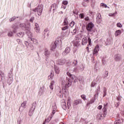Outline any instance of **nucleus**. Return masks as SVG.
<instances>
[{"label": "nucleus", "mask_w": 124, "mask_h": 124, "mask_svg": "<svg viewBox=\"0 0 124 124\" xmlns=\"http://www.w3.org/2000/svg\"><path fill=\"white\" fill-rule=\"evenodd\" d=\"M35 109V107H32L31 108V109L29 111V116H30V117H31V115H33V112H34Z\"/></svg>", "instance_id": "10"}, {"label": "nucleus", "mask_w": 124, "mask_h": 124, "mask_svg": "<svg viewBox=\"0 0 124 124\" xmlns=\"http://www.w3.org/2000/svg\"><path fill=\"white\" fill-rule=\"evenodd\" d=\"M63 23L64 25H67V24H68V21H67V19L66 18L64 19Z\"/></svg>", "instance_id": "40"}, {"label": "nucleus", "mask_w": 124, "mask_h": 124, "mask_svg": "<svg viewBox=\"0 0 124 124\" xmlns=\"http://www.w3.org/2000/svg\"><path fill=\"white\" fill-rule=\"evenodd\" d=\"M66 74H67V75H68V76H69V77H70V78L73 75L71 74L70 73H69V72H67Z\"/></svg>", "instance_id": "46"}, {"label": "nucleus", "mask_w": 124, "mask_h": 124, "mask_svg": "<svg viewBox=\"0 0 124 124\" xmlns=\"http://www.w3.org/2000/svg\"><path fill=\"white\" fill-rule=\"evenodd\" d=\"M116 26L117 28H123V25H122V24L120 22L117 23L116 24Z\"/></svg>", "instance_id": "34"}, {"label": "nucleus", "mask_w": 124, "mask_h": 124, "mask_svg": "<svg viewBox=\"0 0 124 124\" xmlns=\"http://www.w3.org/2000/svg\"><path fill=\"white\" fill-rule=\"evenodd\" d=\"M74 45L76 46V47H79V46H80V41H75Z\"/></svg>", "instance_id": "18"}, {"label": "nucleus", "mask_w": 124, "mask_h": 124, "mask_svg": "<svg viewBox=\"0 0 124 124\" xmlns=\"http://www.w3.org/2000/svg\"><path fill=\"white\" fill-rule=\"evenodd\" d=\"M68 108H69L71 106V103H70V98H68L67 99V102Z\"/></svg>", "instance_id": "23"}, {"label": "nucleus", "mask_w": 124, "mask_h": 124, "mask_svg": "<svg viewBox=\"0 0 124 124\" xmlns=\"http://www.w3.org/2000/svg\"><path fill=\"white\" fill-rule=\"evenodd\" d=\"M79 17L80 18V19H83V18L85 17V15L84 14H80L79 15Z\"/></svg>", "instance_id": "36"}, {"label": "nucleus", "mask_w": 124, "mask_h": 124, "mask_svg": "<svg viewBox=\"0 0 124 124\" xmlns=\"http://www.w3.org/2000/svg\"><path fill=\"white\" fill-rule=\"evenodd\" d=\"M18 36L19 37H23L24 36V32H20L17 33Z\"/></svg>", "instance_id": "33"}, {"label": "nucleus", "mask_w": 124, "mask_h": 124, "mask_svg": "<svg viewBox=\"0 0 124 124\" xmlns=\"http://www.w3.org/2000/svg\"><path fill=\"white\" fill-rule=\"evenodd\" d=\"M17 42H18V44H21L22 43V41L21 40L17 39L16 40Z\"/></svg>", "instance_id": "50"}, {"label": "nucleus", "mask_w": 124, "mask_h": 124, "mask_svg": "<svg viewBox=\"0 0 124 124\" xmlns=\"http://www.w3.org/2000/svg\"><path fill=\"white\" fill-rule=\"evenodd\" d=\"M87 43H88V40L87 39V37H83L81 41L82 45H87Z\"/></svg>", "instance_id": "8"}, {"label": "nucleus", "mask_w": 124, "mask_h": 124, "mask_svg": "<svg viewBox=\"0 0 124 124\" xmlns=\"http://www.w3.org/2000/svg\"><path fill=\"white\" fill-rule=\"evenodd\" d=\"M62 12H59V14H62Z\"/></svg>", "instance_id": "62"}, {"label": "nucleus", "mask_w": 124, "mask_h": 124, "mask_svg": "<svg viewBox=\"0 0 124 124\" xmlns=\"http://www.w3.org/2000/svg\"><path fill=\"white\" fill-rule=\"evenodd\" d=\"M46 123L47 122H46V120H45V122H44L43 124H46Z\"/></svg>", "instance_id": "60"}, {"label": "nucleus", "mask_w": 124, "mask_h": 124, "mask_svg": "<svg viewBox=\"0 0 124 124\" xmlns=\"http://www.w3.org/2000/svg\"><path fill=\"white\" fill-rule=\"evenodd\" d=\"M52 117H53V114H51V115L47 117V119H46V122H47V123H49V121H51V119H52Z\"/></svg>", "instance_id": "30"}, {"label": "nucleus", "mask_w": 124, "mask_h": 124, "mask_svg": "<svg viewBox=\"0 0 124 124\" xmlns=\"http://www.w3.org/2000/svg\"><path fill=\"white\" fill-rule=\"evenodd\" d=\"M3 75H4V73L1 72V74H0V76H1L2 77H3Z\"/></svg>", "instance_id": "59"}, {"label": "nucleus", "mask_w": 124, "mask_h": 124, "mask_svg": "<svg viewBox=\"0 0 124 124\" xmlns=\"http://www.w3.org/2000/svg\"><path fill=\"white\" fill-rule=\"evenodd\" d=\"M70 52V48L69 47H66L65 50L62 53L63 56H66L67 54L69 53Z\"/></svg>", "instance_id": "7"}, {"label": "nucleus", "mask_w": 124, "mask_h": 124, "mask_svg": "<svg viewBox=\"0 0 124 124\" xmlns=\"http://www.w3.org/2000/svg\"><path fill=\"white\" fill-rule=\"evenodd\" d=\"M123 123V121H121V120H116L114 122V124H121Z\"/></svg>", "instance_id": "31"}, {"label": "nucleus", "mask_w": 124, "mask_h": 124, "mask_svg": "<svg viewBox=\"0 0 124 124\" xmlns=\"http://www.w3.org/2000/svg\"><path fill=\"white\" fill-rule=\"evenodd\" d=\"M72 84V81H71L70 79L68 80V82L66 83V86L68 87V88H69V87L71 86Z\"/></svg>", "instance_id": "24"}, {"label": "nucleus", "mask_w": 124, "mask_h": 124, "mask_svg": "<svg viewBox=\"0 0 124 124\" xmlns=\"http://www.w3.org/2000/svg\"><path fill=\"white\" fill-rule=\"evenodd\" d=\"M34 30H35V31L37 33H40V28H39V27H35Z\"/></svg>", "instance_id": "25"}, {"label": "nucleus", "mask_w": 124, "mask_h": 124, "mask_svg": "<svg viewBox=\"0 0 124 124\" xmlns=\"http://www.w3.org/2000/svg\"><path fill=\"white\" fill-rule=\"evenodd\" d=\"M77 63H78V61H77V60H74V62H73V64L76 66L77 65Z\"/></svg>", "instance_id": "42"}, {"label": "nucleus", "mask_w": 124, "mask_h": 124, "mask_svg": "<svg viewBox=\"0 0 124 124\" xmlns=\"http://www.w3.org/2000/svg\"><path fill=\"white\" fill-rule=\"evenodd\" d=\"M31 40L33 42V43H34V44H37V43H38V41L34 38H31Z\"/></svg>", "instance_id": "27"}, {"label": "nucleus", "mask_w": 124, "mask_h": 124, "mask_svg": "<svg viewBox=\"0 0 124 124\" xmlns=\"http://www.w3.org/2000/svg\"><path fill=\"white\" fill-rule=\"evenodd\" d=\"M35 28H39V25L37 23H35Z\"/></svg>", "instance_id": "55"}, {"label": "nucleus", "mask_w": 124, "mask_h": 124, "mask_svg": "<svg viewBox=\"0 0 124 124\" xmlns=\"http://www.w3.org/2000/svg\"><path fill=\"white\" fill-rule=\"evenodd\" d=\"M74 25H75V22L72 21L70 23V26H71V28H72V27H74Z\"/></svg>", "instance_id": "41"}, {"label": "nucleus", "mask_w": 124, "mask_h": 124, "mask_svg": "<svg viewBox=\"0 0 124 124\" xmlns=\"http://www.w3.org/2000/svg\"><path fill=\"white\" fill-rule=\"evenodd\" d=\"M33 20H34V17H31L30 20V22L32 23L33 22Z\"/></svg>", "instance_id": "51"}, {"label": "nucleus", "mask_w": 124, "mask_h": 124, "mask_svg": "<svg viewBox=\"0 0 124 124\" xmlns=\"http://www.w3.org/2000/svg\"><path fill=\"white\" fill-rule=\"evenodd\" d=\"M108 71H106L105 76H104V78H106V77L108 76Z\"/></svg>", "instance_id": "47"}, {"label": "nucleus", "mask_w": 124, "mask_h": 124, "mask_svg": "<svg viewBox=\"0 0 124 124\" xmlns=\"http://www.w3.org/2000/svg\"><path fill=\"white\" fill-rule=\"evenodd\" d=\"M57 9V4L56 3H53L51 6V9L50 10L52 11H53V12Z\"/></svg>", "instance_id": "12"}, {"label": "nucleus", "mask_w": 124, "mask_h": 124, "mask_svg": "<svg viewBox=\"0 0 124 124\" xmlns=\"http://www.w3.org/2000/svg\"><path fill=\"white\" fill-rule=\"evenodd\" d=\"M81 98H82V99H83V100H86V99H87L86 98V95H84V94L81 95Z\"/></svg>", "instance_id": "45"}, {"label": "nucleus", "mask_w": 124, "mask_h": 124, "mask_svg": "<svg viewBox=\"0 0 124 124\" xmlns=\"http://www.w3.org/2000/svg\"><path fill=\"white\" fill-rule=\"evenodd\" d=\"M101 5L102 6H103V7H105V8L108 7L107 5H106V4H105V3H101Z\"/></svg>", "instance_id": "48"}, {"label": "nucleus", "mask_w": 124, "mask_h": 124, "mask_svg": "<svg viewBox=\"0 0 124 124\" xmlns=\"http://www.w3.org/2000/svg\"><path fill=\"white\" fill-rule=\"evenodd\" d=\"M71 79H72V80H73L75 83H76V82L78 81L77 77H76V76H75L74 75H73L72 77H71Z\"/></svg>", "instance_id": "14"}, {"label": "nucleus", "mask_w": 124, "mask_h": 124, "mask_svg": "<svg viewBox=\"0 0 124 124\" xmlns=\"http://www.w3.org/2000/svg\"><path fill=\"white\" fill-rule=\"evenodd\" d=\"M122 33V31L121 30H117L115 33V36H118V35H120Z\"/></svg>", "instance_id": "21"}, {"label": "nucleus", "mask_w": 124, "mask_h": 124, "mask_svg": "<svg viewBox=\"0 0 124 124\" xmlns=\"http://www.w3.org/2000/svg\"><path fill=\"white\" fill-rule=\"evenodd\" d=\"M8 36L10 37H11V36H13V32H12V31L9 32L8 33Z\"/></svg>", "instance_id": "38"}, {"label": "nucleus", "mask_w": 124, "mask_h": 124, "mask_svg": "<svg viewBox=\"0 0 124 124\" xmlns=\"http://www.w3.org/2000/svg\"><path fill=\"white\" fill-rule=\"evenodd\" d=\"M85 21H90V18H89V17H86L85 18Z\"/></svg>", "instance_id": "53"}, {"label": "nucleus", "mask_w": 124, "mask_h": 124, "mask_svg": "<svg viewBox=\"0 0 124 124\" xmlns=\"http://www.w3.org/2000/svg\"><path fill=\"white\" fill-rule=\"evenodd\" d=\"M43 11V5L42 4L39 5L37 7H36L35 9L33 10V11H34V12H37L39 16H41V14H42Z\"/></svg>", "instance_id": "2"}, {"label": "nucleus", "mask_w": 124, "mask_h": 124, "mask_svg": "<svg viewBox=\"0 0 124 124\" xmlns=\"http://www.w3.org/2000/svg\"><path fill=\"white\" fill-rule=\"evenodd\" d=\"M57 110V106H54L52 107V114L53 115H54L55 114V113H56V111Z\"/></svg>", "instance_id": "20"}, {"label": "nucleus", "mask_w": 124, "mask_h": 124, "mask_svg": "<svg viewBox=\"0 0 124 124\" xmlns=\"http://www.w3.org/2000/svg\"><path fill=\"white\" fill-rule=\"evenodd\" d=\"M61 106L63 110H66L67 107L66 106V103H65V100H61Z\"/></svg>", "instance_id": "5"}, {"label": "nucleus", "mask_w": 124, "mask_h": 124, "mask_svg": "<svg viewBox=\"0 0 124 124\" xmlns=\"http://www.w3.org/2000/svg\"><path fill=\"white\" fill-rule=\"evenodd\" d=\"M62 3L64 4V5H67V4H68V1H67V0H63Z\"/></svg>", "instance_id": "37"}, {"label": "nucleus", "mask_w": 124, "mask_h": 124, "mask_svg": "<svg viewBox=\"0 0 124 124\" xmlns=\"http://www.w3.org/2000/svg\"><path fill=\"white\" fill-rule=\"evenodd\" d=\"M47 36H49V35H50V34H49V33H47Z\"/></svg>", "instance_id": "63"}, {"label": "nucleus", "mask_w": 124, "mask_h": 124, "mask_svg": "<svg viewBox=\"0 0 124 124\" xmlns=\"http://www.w3.org/2000/svg\"><path fill=\"white\" fill-rule=\"evenodd\" d=\"M27 107V101H24L21 105V107L19 108V111L23 112L24 109Z\"/></svg>", "instance_id": "4"}, {"label": "nucleus", "mask_w": 124, "mask_h": 124, "mask_svg": "<svg viewBox=\"0 0 124 124\" xmlns=\"http://www.w3.org/2000/svg\"><path fill=\"white\" fill-rule=\"evenodd\" d=\"M20 27L22 29H25V31L27 32V35L31 38V33L30 31H31V25L29 24L26 25L25 23H21L20 24Z\"/></svg>", "instance_id": "1"}, {"label": "nucleus", "mask_w": 124, "mask_h": 124, "mask_svg": "<svg viewBox=\"0 0 124 124\" xmlns=\"http://www.w3.org/2000/svg\"><path fill=\"white\" fill-rule=\"evenodd\" d=\"M16 19V17L15 16L13 17L11 19H10V21L11 22L12 21H14Z\"/></svg>", "instance_id": "52"}, {"label": "nucleus", "mask_w": 124, "mask_h": 124, "mask_svg": "<svg viewBox=\"0 0 124 124\" xmlns=\"http://www.w3.org/2000/svg\"><path fill=\"white\" fill-rule=\"evenodd\" d=\"M54 84H55V81H52L51 82L50 85L49 86L50 90H53V86H54Z\"/></svg>", "instance_id": "28"}, {"label": "nucleus", "mask_w": 124, "mask_h": 124, "mask_svg": "<svg viewBox=\"0 0 124 124\" xmlns=\"http://www.w3.org/2000/svg\"><path fill=\"white\" fill-rule=\"evenodd\" d=\"M104 93L103 97H104V96H105L107 94V93H106V88H104Z\"/></svg>", "instance_id": "49"}, {"label": "nucleus", "mask_w": 124, "mask_h": 124, "mask_svg": "<svg viewBox=\"0 0 124 124\" xmlns=\"http://www.w3.org/2000/svg\"><path fill=\"white\" fill-rule=\"evenodd\" d=\"M122 59V57L120 55H117L115 57V60L116 62H119V61H121Z\"/></svg>", "instance_id": "22"}, {"label": "nucleus", "mask_w": 124, "mask_h": 124, "mask_svg": "<svg viewBox=\"0 0 124 124\" xmlns=\"http://www.w3.org/2000/svg\"><path fill=\"white\" fill-rule=\"evenodd\" d=\"M13 29L14 30H17V29H18V27L16 26H14Z\"/></svg>", "instance_id": "58"}, {"label": "nucleus", "mask_w": 124, "mask_h": 124, "mask_svg": "<svg viewBox=\"0 0 124 124\" xmlns=\"http://www.w3.org/2000/svg\"><path fill=\"white\" fill-rule=\"evenodd\" d=\"M44 31L46 32L47 31V30H45Z\"/></svg>", "instance_id": "64"}, {"label": "nucleus", "mask_w": 124, "mask_h": 124, "mask_svg": "<svg viewBox=\"0 0 124 124\" xmlns=\"http://www.w3.org/2000/svg\"><path fill=\"white\" fill-rule=\"evenodd\" d=\"M116 14H118V13H117V12H115L114 13H109L108 14V16H109V17H115V16H116Z\"/></svg>", "instance_id": "26"}, {"label": "nucleus", "mask_w": 124, "mask_h": 124, "mask_svg": "<svg viewBox=\"0 0 124 124\" xmlns=\"http://www.w3.org/2000/svg\"><path fill=\"white\" fill-rule=\"evenodd\" d=\"M106 115H107V112H104V114H98L97 115V118H98V119H100V120H101L102 119H103V118L106 117Z\"/></svg>", "instance_id": "6"}, {"label": "nucleus", "mask_w": 124, "mask_h": 124, "mask_svg": "<svg viewBox=\"0 0 124 124\" xmlns=\"http://www.w3.org/2000/svg\"><path fill=\"white\" fill-rule=\"evenodd\" d=\"M102 108V105H100L97 107V108L99 109V110H100V109H101Z\"/></svg>", "instance_id": "54"}, {"label": "nucleus", "mask_w": 124, "mask_h": 124, "mask_svg": "<svg viewBox=\"0 0 124 124\" xmlns=\"http://www.w3.org/2000/svg\"><path fill=\"white\" fill-rule=\"evenodd\" d=\"M68 27H67V26H65V27H62V31H66V30H68Z\"/></svg>", "instance_id": "43"}, {"label": "nucleus", "mask_w": 124, "mask_h": 124, "mask_svg": "<svg viewBox=\"0 0 124 124\" xmlns=\"http://www.w3.org/2000/svg\"><path fill=\"white\" fill-rule=\"evenodd\" d=\"M75 39L76 41H80V37H79V36L76 35L75 37Z\"/></svg>", "instance_id": "35"}, {"label": "nucleus", "mask_w": 124, "mask_h": 124, "mask_svg": "<svg viewBox=\"0 0 124 124\" xmlns=\"http://www.w3.org/2000/svg\"><path fill=\"white\" fill-rule=\"evenodd\" d=\"M98 51H99V46H95L94 51L93 52V55H97Z\"/></svg>", "instance_id": "11"}, {"label": "nucleus", "mask_w": 124, "mask_h": 124, "mask_svg": "<svg viewBox=\"0 0 124 124\" xmlns=\"http://www.w3.org/2000/svg\"><path fill=\"white\" fill-rule=\"evenodd\" d=\"M84 1H86V2H88L89 1V0H83Z\"/></svg>", "instance_id": "61"}, {"label": "nucleus", "mask_w": 124, "mask_h": 124, "mask_svg": "<svg viewBox=\"0 0 124 124\" xmlns=\"http://www.w3.org/2000/svg\"><path fill=\"white\" fill-rule=\"evenodd\" d=\"M88 46L86 47L88 52H89V46H92V39L90 37L88 38Z\"/></svg>", "instance_id": "15"}, {"label": "nucleus", "mask_w": 124, "mask_h": 124, "mask_svg": "<svg viewBox=\"0 0 124 124\" xmlns=\"http://www.w3.org/2000/svg\"><path fill=\"white\" fill-rule=\"evenodd\" d=\"M61 8H63V9H65L66 8V6L62 5Z\"/></svg>", "instance_id": "56"}, {"label": "nucleus", "mask_w": 124, "mask_h": 124, "mask_svg": "<svg viewBox=\"0 0 124 124\" xmlns=\"http://www.w3.org/2000/svg\"><path fill=\"white\" fill-rule=\"evenodd\" d=\"M80 103H82V101L79 99L76 100L74 101L73 106H76V105H78V104H80Z\"/></svg>", "instance_id": "9"}, {"label": "nucleus", "mask_w": 124, "mask_h": 124, "mask_svg": "<svg viewBox=\"0 0 124 124\" xmlns=\"http://www.w3.org/2000/svg\"><path fill=\"white\" fill-rule=\"evenodd\" d=\"M101 15L100 13H98L97 14V16H96V20L97 22H99V21L101 20Z\"/></svg>", "instance_id": "17"}, {"label": "nucleus", "mask_w": 124, "mask_h": 124, "mask_svg": "<svg viewBox=\"0 0 124 124\" xmlns=\"http://www.w3.org/2000/svg\"><path fill=\"white\" fill-rule=\"evenodd\" d=\"M53 77H54V74L51 73L50 75L48 76V79H52Z\"/></svg>", "instance_id": "39"}, {"label": "nucleus", "mask_w": 124, "mask_h": 124, "mask_svg": "<svg viewBox=\"0 0 124 124\" xmlns=\"http://www.w3.org/2000/svg\"><path fill=\"white\" fill-rule=\"evenodd\" d=\"M57 64H59V65H62V64H63V62H62V61L61 60H58L57 61Z\"/></svg>", "instance_id": "29"}, {"label": "nucleus", "mask_w": 124, "mask_h": 124, "mask_svg": "<svg viewBox=\"0 0 124 124\" xmlns=\"http://www.w3.org/2000/svg\"><path fill=\"white\" fill-rule=\"evenodd\" d=\"M85 68V67H84L83 64H81L79 66V70H81V71H83Z\"/></svg>", "instance_id": "32"}, {"label": "nucleus", "mask_w": 124, "mask_h": 124, "mask_svg": "<svg viewBox=\"0 0 124 124\" xmlns=\"http://www.w3.org/2000/svg\"><path fill=\"white\" fill-rule=\"evenodd\" d=\"M45 55L46 57H49L50 56V52H49V50L47 49H45V52H44Z\"/></svg>", "instance_id": "16"}, {"label": "nucleus", "mask_w": 124, "mask_h": 124, "mask_svg": "<svg viewBox=\"0 0 124 124\" xmlns=\"http://www.w3.org/2000/svg\"><path fill=\"white\" fill-rule=\"evenodd\" d=\"M54 70L56 74H59V73H60V68H59L58 66H55Z\"/></svg>", "instance_id": "19"}, {"label": "nucleus", "mask_w": 124, "mask_h": 124, "mask_svg": "<svg viewBox=\"0 0 124 124\" xmlns=\"http://www.w3.org/2000/svg\"><path fill=\"white\" fill-rule=\"evenodd\" d=\"M57 46H58V43H57V42H55L53 44V45L51 47V51H54V50H55V49L57 48Z\"/></svg>", "instance_id": "13"}, {"label": "nucleus", "mask_w": 124, "mask_h": 124, "mask_svg": "<svg viewBox=\"0 0 124 124\" xmlns=\"http://www.w3.org/2000/svg\"><path fill=\"white\" fill-rule=\"evenodd\" d=\"M95 85H96V83H95V82H92L91 83V87L92 88H93V87H94L95 86Z\"/></svg>", "instance_id": "44"}, {"label": "nucleus", "mask_w": 124, "mask_h": 124, "mask_svg": "<svg viewBox=\"0 0 124 124\" xmlns=\"http://www.w3.org/2000/svg\"><path fill=\"white\" fill-rule=\"evenodd\" d=\"M77 31V29H75L74 30H73V32L74 33H76V32Z\"/></svg>", "instance_id": "57"}, {"label": "nucleus", "mask_w": 124, "mask_h": 124, "mask_svg": "<svg viewBox=\"0 0 124 124\" xmlns=\"http://www.w3.org/2000/svg\"><path fill=\"white\" fill-rule=\"evenodd\" d=\"M93 27H94L93 23L92 22L89 23L86 27L87 30L88 31H93Z\"/></svg>", "instance_id": "3"}]
</instances>
